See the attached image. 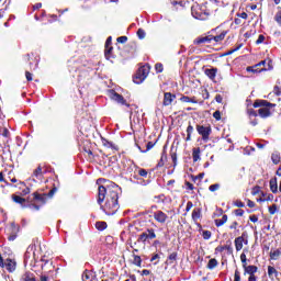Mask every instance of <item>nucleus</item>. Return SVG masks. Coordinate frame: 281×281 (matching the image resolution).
I'll use <instances>...</instances> for the list:
<instances>
[{
  "label": "nucleus",
  "mask_w": 281,
  "mask_h": 281,
  "mask_svg": "<svg viewBox=\"0 0 281 281\" xmlns=\"http://www.w3.org/2000/svg\"><path fill=\"white\" fill-rule=\"evenodd\" d=\"M138 71L144 76L145 78H148V74H150V66L145 65L138 68Z\"/></svg>",
  "instance_id": "25"
},
{
  "label": "nucleus",
  "mask_w": 281,
  "mask_h": 281,
  "mask_svg": "<svg viewBox=\"0 0 281 281\" xmlns=\"http://www.w3.org/2000/svg\"><path fill=\"white\" fill-rule=\"evenodd\" d=\"M272 164H280V155L279 154H272L271 156Z\"/></svg>",
  "instance_id": "40"
},
{
  "label": "nucleus",
  "mask_w": 281,
  "mask_h": 281,
  "mask_svg": "<svg viewBox=\"0 0 281 281\" xmlns=\"http://www.w3.org/2000/svg\"><path fill=\"white\" fill-rule=\"evenodd\" d=\"M260 106H263V108H260ZM266 106H276V103H270V102L265 101V100H257L254 103L255 109L260 108L258 110V113H259L260 117H269V115H271V111Z\"/></svg>",
  "instance_id": "2"
},
{
  "label": "nucleus",
  "mask_w": 281,
  "mask_h": 281,
  "mask_svg": "<svg viewBox=\"0 0 281 281\" xmlns=\"http://www.w3.org/2000/svg\"><path fill=\"white\" fill-rule=\"evenodd\" d=\"M273 95H277V97H280V95H281V89H280V87L274 86L273 91L268 94L269 100H271V98H272Z\"/></svg>",
  "instance_id": "27"
},
{
  "label": "nucleus",
  "mask_w": 281,
  "mask_h": 281,
  "mask_svg": "<svg viewBox=\"0 0 281 281\" xmlns=\"http://www.w3.org/2000/svg\"><path fill=\"white\" fill-rule=\"evenodd\" d=\"M268 277L270 280H273V278H278V270L273 268V266L268 267Z\"/></svg>",
  "instance_id": "24"
},
{
  "label": "nucleus",
  "mask_w": 281,
  "mask_h": 281,
  "mask_svg": "<svg viewBox=\"0 0 281 281\" xmlns=\"http://www.w3.org/2000/svg\"><path fill=\"white\" fill-rule=\"evenodd\" d=\"M102 143H103V146H105V148H112V150H117V146L112 142H109L108 139H103Z\"/></svg>",
  "instance_id": "30"
},
{
  "label": "nucleus",
  "mask_w": 281,
  "mask_h": 281,
  "mask_svg": "<svg viewBox=\"0 0 281 281\" xmlns=\"http://www.w3.org/2000/svg\"><path fill=\"white\" fill-rule=\"evenodd\" d=\"M155 143L153 142H148L146 145V150H142V147L138 146V149L140 150V153H148V150H150L151 148H154Z\"/></svg>",
  "instance_id": "38"
},
{
  "label": "nucleus",
  "mask_w": 281,
  "mask_h": 281,
  "mask_svg": "<svg viewBox=\"0 0 281 281\" xmlns=\"http://www.w3.org/2000/svg\"><path fill=\"white\" fill-rule=\"evenodd\" d=\"M262 43H265V35L261 34L258 36V38L256 41V45H260Z\"/></svg>",
  "instance_id": "50"
},
{
  "label": "nucleus",
  "mask_w": 281,
  "mask_h": 281,
  "mask_svg": "<svg viewBox=\"0 0 281 281\" xmlns=\"http://www.w3.org/2000/svg\"><path fill=\"white\" fill-rule=\"evenodd\" d=\"M213 117L215 119V120H221V111H215L214 113H213Z\"/></svg>",
  "instance_id": "53"
},
{
  "label": "nucleus",
  "mask_w": 281,
  "mask_h": 281,
  "mask_svg": "<svg viewBox=\"0 0 281 281\" xmlns=\"http://www.w3.org/2000/svg\"><path fill=\"white\" fill-rule=\"evenodd\" d=\"M2 269H7V271H9V273H12L13 271L16 270V261H14L12 259H5L4 267H2Z\"/></svg>",
  "instance_id": "11"
},
{
  "label": "nucleus",
  "mask_w": 281,
  "mask_h": 281,
  "mask_svg": "<svg viewBox=\"0 0 281 281\" xmlns=\"http://www.w3.org/2000/svg\"><path fill=\"white\" fill-rule=\"evenodd\" d=\"M215 101H216L218 104H221V103L223 102V95L216 94V95H215Z\"/></svg>",
  "instance_id": "55"
},
{
  "label": "nucleus",
  "mask_w": 281,
  "mask_h": 281,
  "mask_svg": "<svg viewBox=\"0 0 281 281\" xmlns=\"http://www.w3.org/2000/svg\"><path fill=\"white\" fill-rule=\"evenodd\" d=\"M0 183H4V184H0V188H4L5 186H12L10 184V182H8V179L3 177V172H0Z\"/></svg>",
  "instance_id": "36"
},
{
  "label": "nucleus",
  "mask_w": 281,
  "mask_h": 281,
  "mask_svg": "<svg viewBox=\"0 0 281 281\" xmlns=\"http://www.w3.org/2000/svg\"><path fill=\"white\" fill-rule=\"evenodd\" d=\"M204 74L210 78V80H214L216 78V74H218V68H206Z\"/></svg>",
  "instance_id": "15"
},
{
  "label": "nucleus",
  "mask_w": 281,
  "mask_h": 281,
  "mask_svg": "<svg viewBox=\"0 0 281 281\" xmlns=\"http://www.w3.org/2000/svg\"><path fill=\"white\" fill-rule=\"evenodd\" d=\"M192 133H194V127L192 125H189L187 127V134L192 135Z\"/></svg>",
  "instance_id": "56"
},
{
  "label": "nucleus",
  "mask_w": 281,
  "mask_h": 281,
  "mask_svg": "<svg viewBox=\"0 0 281 281\" xmlns=\"http://www.w3.org/2000/svg\"><path fill=\"white\" fill-rule=\"evenodd\" d=\"M244 269V276H256L258 273V267L256 266H245Z\"/></svg>",
  "instance_id": "14"
},
{
  "label": "nucleus",
  "mask_w": 281,
  "mask_h": 281,
  "mask_svg": "<svg viewBox=\"0 0 281 281\" xmlns=\"http://www.w3.org/2000/svg\"><path fill=\"white\" fill-rule=\"evenodd\" d=\"M109 97L111 98V100H114V102H117V104H123L125 106H128L124 97H122L120 93L115 92V90H110Z\"/></svg>",
  "instance_id": "6"
},
{
  "label": "nucleus",
  "mask_w": 281,
  "mask_h": 281,
  "mask_svg": "<svg viewBox=\"0 0 281 281\" xmlns=\"http://www.w3.org/2000/svg\"><path fill=\"white\" fill-rule=\"evenodd\" d=\"M225 223H227V215H223L222 218L215 220L216 227H222Z\"/></svg>",
  "instance_id": "29"
},
{
  "label": "nucleus",
  "mask_w": 281,
  "mask_h": 281,
  "mask_svg": "<svg viewBox=\"0 0 281 281\" xmlns=\"http://www.w3.org/2000/svg\"><path fill=\"white\" fill-rule=\"evenodd\" d=\"M21 281H36V278L34 277V273L25 272L24 274H22Z\"/></svg>",
  "instance_id": "23"
},
{
  "label": "nucleus",
  "mask_w": 281,
  "mask_h": 281,
  "mask_svg": "<svg viewBox=\"0 0 281 281\" xmlns=\"http://www.w3.org/2000/svg\"><path fill=\"white\" fill-rule=\"evenodd\" d=\"M191 14L194 19L199 21H205V11L199 4H193L191 7Z\"/></svg>",
  "instance_id": "3"
},
{
  "label": "nucleus",
  "mask_w": 281,
  "mask_h": 281,
  "mask_svg": "<svg viewBox=\"0 0 281 281\" xmlns=\"http://www.w3.org/2000/svg\"><path fill=\"white\" fill-rule=\"evenodd\" d=\"M192 218L199 221L201 218V209H194L192 211Z\"/></svg>",
  "instance_id": "32"
},
{
  "label": "nucleus",
  "mask_w": 281,
  "mask_h": 281,
  "mask_svg": "<svg viewBox=\"0 0 281 281\" xmlns=\"http://www.w3.org/2000/svg\"><path fill=\"white\" fill-rule=\"evenodd\" d=\"M234 281H240V272L238 270H235V279Z\"/></svg>",
  "instance_id": "58"
},
{
  "label": "nucleus",
  "mask_w": 281,
  "mask_h": 281,
  "mask_svg": "<svg viewBox=\"0 0 281 281\" xmlns=\"http://www.w3.org/2000/svg\"><path fill=\"white\" fill-rule=\"evenodd\" d=\"M202 236H203L204 240H210L212 238V232L203 231Z\"/></svg>",
  "instance_id": "41"
},
{
  "label": "nucleus",
  "mask_w": 281,
  "mask_h": 281,
  "mask_svg": "<svg viewBox=\"0 0 281 281\" xmlns=\"http://www.w3.org/2000/svg\"><path fill=\"white\" fill-rule=\"evenodd\" d=\"M32 181L35 183L43 181V168L41 166L33 171Z\"/></svg>",
  "instance_id": "10"
},
{
  "label": "nucleus",
  "mask_w": 281,
  "mask_h": 281,
  "mask_svg": "<svg viewBox=\"0 0 281 281\" xmlns=\"http://www.w3.org/2000/svg\"><path fill=\"white\" fill-rule=\"evenodd\" d=\"M270 190L273 194H278V178L270 179Z\"/></svg>",
  "instance_id": "20"
},
{
  "label": "nucleus",
  "mask_w": 281,
  "mask_h": 281,
  "mask_svg": "<svg viewBox=\"0 0 281 281\" xmlns=\"http://www.w3.org/2000/svg\"><path fill=\"white\" fill-rule=\"evenodd\" d=\"M274 21L278 23V25H281V9L276 13Z\"/></svg>",
  "instance_id": "43"
},
{
  "label": "nucleus",
  "mask_w": 281,
  "mask_h": 281,
  "mask_svg": "<svg viewBox=\"0 0 281 281\" xmlns=\"http://www.w3.org/2000/svg\"><path fill=\"white\" fill-rule=\"evenodd\" d=\"M237 16H239V19H245V20H247V13H245V12H241V13H239V14H237Z\"/></svg>",
  "instance_id": "63"
},
{
  "label": "nucleus",
  "mask_w": 281,
  "mask_h": 281,
  "mask_svg": "<svg viewBox=\"0 0 281 281\" xmlns=\"http://www.w3.org/2000/svg\"><path fill=\"white\" fill-rule=\"evenodd\" d=\"M12 199L14 203H19L20 205H23V203H25V199L21 198L20 195H13Z\"/></svg>",
  "instance_id": "37"
},
{
  "label": "nucleus",
  "mask_w": 281,
  "mask_h": 281,
  "mask_svg": "<svg viewBox=\"0 0 281 281\" xmlns=\"http://www.w3.org/2000/svg\"><path fill=\"white\" fill-rule=\"evenodd\" d=\"M268 210H269V214L273 215L276 214V212H278V205L272 204L268 207Z\"/></svg>",
  "instance_id": "42"
},
{
  "label": "nucleus",
  "mask_w": 281,
  "mask_h": 281,
  "mask_svg": "<svg viewBox=\"0 0 281 281\" xmlns=\"http://www.w3.org/2000/svg\"><path fill=\"white\" fill-rule=\"evenodd\" d=\"M240 47H243V44H239L237 47H235V48L228 50V52L226 53V56H232V54H234L235 52H238V49H240Z\"/></svg>",
  "instance_id": "46"
},
{
  "label": "nucleus",
  "mask_w": 281,
  "mask_h": 281,
  "mask_svg": "<svg viewBox=\"0 0 281 281\" xmlns=\"http://www.w3.org/2000/svg\"><path fill=\"white\" fill-rule=\"evenodd\" d=\"M240 261H241L243 267L247 266V255H245V252H243L240 255Z\"/></svg>",
  "instance_id": "47"
},
{
  "label": "nucleus",
  "mask_w": 281,
  "mask_h": 281,
  "mask_svg": "<svg viewBox=\"0 0 281 281\" xmlns=\"http://www.w3.org/2000/svg\"><path fill=\"white\" fill-rule=\"evenodd\" d=\"M175 260H177V252L170 254L167 262H169V265H172V262H175Z\"/></svg>",
  "instance_id": "39"
},
{
  "label": "nucleus",
  "mask_w": 281,
  "mask_h": 281,
  "mask_svg": "<svg viewBox=\"0 0 281 281\" xmlns=\"http://www.w3.org/2000/svg\"><path fill=\"white\" fill-rule=\"evenodd\" d=\"M99 181H104L105 184L98 188L97 203L106 216H113L120 210V192H122V189L113 182L109 183L105 179H99L98 183Z\"/></svg>",
  "instance_id": "1"
},
{
  "label": "nucleus",
  "mask_w": 281,
  "mask_h": 281,
  "mask_svg": "<svg viewBox=\"0 0 281 281\" xmlns=\"http://www.w3.org/2000/svg\"><path fill=\"white\" fill-rule=\"evenodd\" d=\"M35 201H44L43 196L38 193H34Z\"/></svg>",
  "instance_id": "59"
},
{
  "label": "nucleus",
  "mask_w": 281,
  "mask_h": 281,
  "mask_svg": "<svg viewBox=\"0 0 281 281\" xmlns=\"http://www.w3.org/2000/svg\"><path fill=\"white\" fill-rule=\"evenodd\" d=\"M155 69L157 74H161L164 71V65L158 63L155 65Z\"/></svg>",
  "instance_id": "48"
},
{
  "label": "nucleus",
  "mask_w": 281,
  "mask_h": 281,
  "mask_svg": "<svg viewBox=\"0 0 281 281\" xmlns=\"http://www.w3.org/2000/svg\"><path fill=\"white\" fill-rule=\"evenodd\" d=\"M16 234H19V225H15L14 222H12L8 240H16Z\"/></svg>",
  "instance_id": "12"
},
{
  "label": "nucleus",
  "mask_w": 281,
  "mask_h": 281,
  "mask_svg": "<svg viewBox=\"0 0 281 281\" xmlns=\"http://www.w3.org/2000/svg\"><path fill=\"white\" fill-rule=\"evenodd\" d=\"M30 207H31V210H35L36 212H38V210H41V206H38L37 204H31Z\"/></svg>",
  "instance_id": "61"
},
{
  "label": "nucleus",
  "mask_w": 281,
  "mask_h": 281,
  "mask_svg": "<svg viewBox=\"0 0 281 281\" xmlns=\"http://www.w3.org/2000/svg\"><path fill=\"white\" fill-rule=\"evenodd\" d=\"M203 43H212V35H206L204 37H198L194 40V45H201Z\"/></svg>",
  "instance_id": "16"
},
{
  "label": "nucleus",
  "mask_w": 281,
  "mask_h": 281,
  "mask_svg": "<svg viewBox=\"0 0 281 281\" xmlns=\"http://www.w3.org/2000/svg\"><path fill=\"white\" fill-rule=\"evenodd\" d=\"M111 52H113V47L112 46H105L104 56H105L106 60H111V58H112Z\"/></svg>",
  "instance_id": "34"
},
{
  "label": "nucleus",
  "mask_w": 281,
  "mask_h": 281,
  "mask_svg": "<svg viewBox=\"0 0 281 281\" xmlns=\"http://www.w3.org/2000/svg\"><path fill=\"white\" fill-rule=\"evenodd\" d=\"M249 221H251V223H258V215H250Z\"/></svg>",
  "instance_id": "54"
},
{
  "label": "nucleus",
  "mask_w": 281,
  "mask_h": 281,
  "mask_svg": "<svg viewBox=\"0 0 281 281\" xmlns=\"http://www.w3.org/2000/svg\"><path fill=\"white\" fill-rule=\"evenodd\" d=\"M262 65H267V60H261L259 64L254 67H248L247 71H252V74H260V71H267V69H271V65L268 64V68L258 70V67H262Z\"/></svg>",
  "instance_id": "8"
},
{
  "label": "nucleus",
  "mask_w": 281,
  "mask_h": 281,
  "mask_svg": "<svg viewBox=\"0 0 281 281\" xmlns=\"http://www.w3.org/2000/svg\"><path fill=\"white\" fill-rule=\"evenodd\" d=\"M248 115L250 117H257L258 116V112H256L254 109H249L248 110Z\"/></svg>",
  "instance_id": "51"
},
{
  "label": "nucleus",
  "mask_w": 281,
  "mask_h": 281,
  "mask_svg": "<svg viewBox=\"0 0 281 281\" xmlns=\"http://www.w3.org/2000/svg\"><path fill=\"white\" fill-rule=\"evenodd\" d=\"M177 95L170 93V92H165L164 93V101H162V105L164 106H170V104H172V102H175Z\"/></svg>",
  "instance_id": "9"
},
{
  "label": "nucleus",
  "mask_w": 281,
  "mask_h": 281,
  "mask_svg": "<svg viewBox=\"0 0 281 281\" xmlns=\"http://www.w3.org/2000/svg\"><path fill=\"white\" fill-rule=\"evenodd\" d=\"M138 175H139V177L146 178V177H148V171H146V169H139Z\"/></svg>",
  "instance_id": "49"
},
{
  "label": "nucleus",
  "mask_w": 281,
  "mask_h": 281,
  "mask_svg": "<svg viewBox=\"0 0 281 281\" xmlns=\"http://www.w3.org/2000/svg\"><path fill=\"white\" fill-rule=\"evenodd\" d=\"M192 157L194 162L201 161V148L199 147L193 148Z\"/></svg>",
  "instance_id": "22"
},
{
  "label": "nucleus",
  "mask_w": 281,
  "mask_h": 281,
  "mask_svg": "<svg viewBox=\"0 0 281 281\" xmlns=\"http://www.w3.org/2000/svg\"><path fill=\"white\" fill-rule=\"evenodd\" d=\"M93 278H95V276L93 274V272L91 271H88L86 270L83 273H82V281H93Z\"/></svg>",
  "instance_id": "21"
},
{
  "label": "nucleus",
  "mask_w": 281,
  "mask_h": 281,
  "mask_svg": "<svg viewBox=\"0 0 281 281\" xmlns=\"http://www.w3.org/2000/svg\"><path fill=\"white\" fill-rule=\"evenodd\" d=\"M220 188H221V184L215 183V184H211L209 187V190H210V192H216V190H218Z\"/></svg>",
  "instance_id": "45"
},
{
  "label": "nucleus",
  "mask_w": 281,
  "mask_h": 281,
  "mask_svg": "<svg viewBox=\"0 0 281 281\" xmlns=\"http://www.w3.org/2000/svg\"><path fill=\"white\" fill-rule=\"evenodd\" d=\"M258 278L256 277V274H249L248 281H257Z\"/></svg>",
  "instance_id": "62"
},
{
  "label": "nucleus",
  "mask_w": 281,
  "mask_h": 281,
  "mask_svg": "<svg viewBox=\"0 0 281 281\" xmlns=\"http://www.w3.org/2000/svg\"><path fill=\"white\" fill-rule=\"evenodd\" d=\"M180 102H191V104H198L199 103V101H196V98H190V97H188V95H182L181 98H180Z\"/></svg>",
  "instance_id": "26"
},
{
  "label": "nucleus",
  "mask_w": 281,
  "mask_h": 281,
  "mask_svg": "<svg viewBox=\"0 0 281 281\" xmlns=\"http://www.w3.org/2000/svg\"><path fill=\"white\" fill-rule=\"evenodd\" d=\"M235 214H236V216H243V214H245V211L238 209L235 211Z\"/></svg>",
  "instance_id": "60"
},
{
  "label": "nucleus",
  "mask_w": 281,
  "mask_h": 281,
  "mask_svg": "<svg viewBox=\"0 0 281 281\" xmlns=\"http://www.w3.org/2000/svg\"><path fill=\"white\" fill-rule=\"evenodd\" d=\"M137 36L140 40L146 38V32L144 31V29H138Z\"/></svg>",
  "instance_id": "44"
},
{
  "label": "nucleus",
  "mask_w": 281,
  "mask_h": 281,
  "mask_svg": "<svg viewBox=\"0 0 281 281\" xmlns=\"http://www.w3.org/2000/svg\"><path fill=\"white\" fill-rule=\"evenodd\" d=\"M126 41H128L127 36H120V37H117V43L124 44V43H126Z\"/></svg>",
  "instance_id": "52"
},
{
  "label": "nucleus",
  "mask_w": 281,
  "mask_h": 281,
  "mask_svg": "<svg viewBox=\"0 0 281 281\" xmlns=\"http://www.w3.org/2000/svg\"><path fill=\"white\" fill-rule=\"evenodd\" d=\"M196 131L202 136L203 142H207L212 135V127L210 126L196 125Z\"/></svg>",
  "instance_id": "4"
},
{
  "label": "nucleus",
  "mask_w": 281,
  "mask_h": 281,
  "mask_svg": "<svg viewBox=\"0 0 281 281\" xmlns=\"http://www.w3.org/2000/svg\"><path fill=\"white\" fill-rule=\"evenodd\" d=\"M153 216L160 225H165L166 221H168V214L164 213V211H156L153 213Z\"/></svg>",
  "instance_id": "7"
},
{
  "label": "nucleus",
  "mask_w": 281,
  "mask_h": 281,
  "mask_svg": "<svg viewBox=\"0 0 281 281\" xmlns=\"http://www.w3.org/2000/svg\"><path fill=\"white\" fill-rule=\"evenodd\" d=\"M280 256H281L280 249H274V250L270 251L271 260H278V258H280Z\"/></svg>",
  "instance_id": "28"
},
{
  "label": "nucleus",
  "mask_w": 281,
  "mask_h": 281,
  "mask_svg": "<svg viewBox=\"0 0 281 281\" xmlns=\"http://www.w3.org/2000/svg\"><path fill=\"white\" fill-rule=\"evenodd\" d=\"M25 76H26V80H29V82L32 81V75L30 71H26Z\"/></svg>",
  "instance_id": "64"
},
{
  "label": "nucleus",
  "mask_w": 281,
  "mask_h": 281,
  "mask_svg": "<svg viewBox=\"0 0 281 281\" xmlns=\"http://www.w3.org/2000/svg\"><path fill=\"white\" fill-rule=\"evenodd\" d=\"M154 238H157V234H155V229L150 228L139 235L138 243H146V240H154Z\"/></svg>",
  "instance_id": "5"
},
{
  "label": "nucleus",
  "mask_w": 281,
  "mask_h": 281,
  "mask_svg": "<svg viewBox=\"0 0 281 281\" xmlns=\"http://www.w3.org/2000/svg\"><path fill=\"white\" fill-rule=\"evenodd\" d=\"M24 262H30V249L24 255Z\"/></svg>",
  "instance_id": "57"
},
{
  "label": "nucleus",
  "mask_w": 281,
  "mask_h": 281,
  "mask_svg": "<svg viewBox=\"0 0 281 281\" xmlns=\"http://www.w3.org/2000/svg\"><path fill=\"white\" fill-rule=\"evenodd\" d=\"M95 227H97V229H99V232H104V229H106L108 225H106V222H97Z\"/></svg>",
  "instance_id": "33"
},
{
  "label": "nucleus",
  "mask_w": 281,
  "mask_h": 281,
  "mask_svg": "<svg viewBox=\"0 0 281 281\" xmlns=\"http://www.w3.org/2000/svg\"><path fill=\"white\" fill-rule=\"evenodd\" d=\"M247 233H243L241 236L235 238V249L236 251H240L243 249V243H245V237Z\"/></svg>",
  "instance_id": "13"
},
{
  "label": "nucleus",
  "mask_w": 281,
  "mask_h": 281,
  "mask_svg": "<svg viewBox=\"0 0 281 281\" xmlns=\"http://www.w3.org/2000/svg\"><path fill=\"white\" fill-rule=\"evenodd\" d=\"M216 267H218V260L216 259H211L207 263V269L212 270V269H216Z\"/></svg>",
  "instance_id": "31"
},
{
  "label": "nucleus",
  "mask_w": 281,
  "mask_h": 281,
  "mask_svg": "<svg viewBox=\"0 0 281 281\" xmlns=\"http://www.w3.org/2000/svg\"><path fill=\"white\" fill-rule=\"evenodd\" d=\"M14 188H19V190H22V194L25 196V194H30V188L25 186V182L20 181L18 184L14 186Z\"/></svg>",
  "instance_id": "18"
},
{
  "label": "nucleus",
  "mask_w": 281,
  "mask_h": 281,
  "mask_svg": "<svg viewBox=\"0 0 281 281\" xmlns=\"http://www.w3.org/2000/svg\"><path fill=\"white\" fill-rule=\"evenodd\" d=\"M146 80V77L144 75H142V72H139V70H137V72L135 74L133 81L135 82V85H142V82H144Z\"/></svg>",
  "instance_id": "17"
},
{
  "label": "nucleus",
  "mask_w": 281,
  "mask_h": 281,
  "mask_svg": "<svg viewBox=\"0 0 281 281\" xmlns=\"http://www.w3.org/2000/svg\"><path fill=\"white\" fill-rule=\"evenodd\" d=\"M225 36H227V31H223L220 35H212V42L221 43L225 41Z\"/></svg>",
  "instance_id": "19"
},
{
  "label": "nucleus",
  "mask_w": 281,
  "mask_h": 281,
  "mask_svg": "<svg viewBox=\"0 0 281 281\" xmlns=\"http://www.w3.org/2000/svg\"><path fill=\"white\" fill-rule=\"evenodd\" d=\"M133 265H135L136 267H142V257L133 255Z\"/></svg>",
  "instance_id": "35"
}]
</instances>
